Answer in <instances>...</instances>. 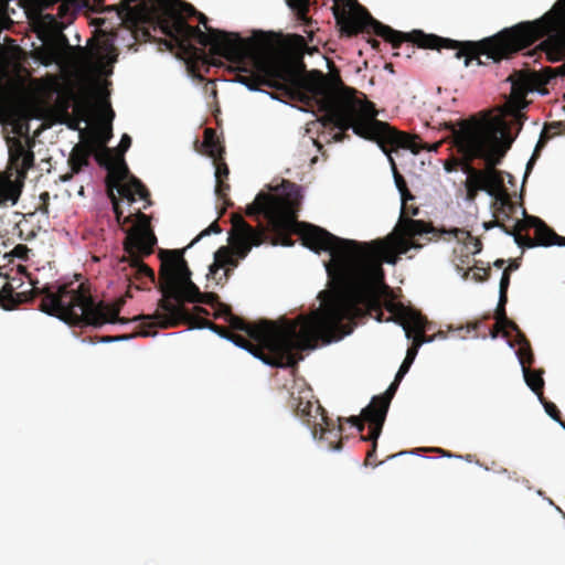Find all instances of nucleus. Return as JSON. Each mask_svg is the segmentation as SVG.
Instances as JSON below:
<instances>
[{
	"mask_svg": "<svg viewBox=\"0 0 565 565\" xmlns=\"http://www.w3.org/2000/svg\"><path fill=\"white\" fill-rule=\"evenodd\" d=\"M408 136L416 137V152L402 145L385 142L382 147L376 142L390 160L395 184L403 201L399 221L392 234L384 239L359 243L338 237L313 224H305L300 231L303 246L316 253H330V260L324 263L328 277L361 319L371 317L379 322L393 320L392 316L384 318L383 312L384 306L388 312L394 313L396 305L392 300L384 301L390 295V287L384 282L382 264L395 265L399 255L408 253L412 248L422 247L417 237L435 232L431 224L406 217L407 201L414 200V195L409 192L404 177L397 171L391 152L398 148L411 150L415 154L422 150L437 151L440 142L430 147L424 143L419 136Z\"/></svg>",
	"mask_w": 565,
	"mask_h": 565,
	"instance_id": "obj_1",
	"label": "nucleus"
},
{
	"mask_svg": "<svg viewBox=\"0 0 565 565\" xmlns=\"http://www.w3.org/2000/svg\"><path fill=\"white\" fill-rule=\"evenodd\" d=\"M255 71L246 67L239 68L236 81L252 90L265 85L276 89L291 86L295 95L307 105H316L324 113V120L340 130L334 136L337 141L352 131L366 140L402 145L417 151L416 137H409L385 121L377 119L375 104L370 102L363 93L347 86L339 71H331L324 75L320 71H305V64L299 62L292 65L285 58L267 53L254 57Z\"/></svg>",
	"mask_w": 565,
	"mask_h": 565,
	"instance_id": "obj_2",
	"label": "nucleus"
},
{
	"mask_svg": "<svg viewBox=\"0 0 565 565\" xmlns=\"http://www.w3.org/2000/svg\"><path fill=\"white\" fill-rule=\"evenodd\" d=\"M321 307L307 316L300 315L295 320H284L281 329V343L277 350L267 341H254L246 333L245 335L230 331L204 317H194L182 305H173L167 299L159 300V308L163 312H156L152 316H138L139 319L153 320L150 327L163 329L173 328L186 323L191 329H210L220 337L232 341L235 345L248 351L265 364L276 367H292L297 364L296 350H308L317 348L319 342L331 343L339 341L353 332L361 318L332 285L329 291L319 294Z\"/></svg>",
	"mask_w": 565,
	"mask_h": 565,
	"instance_id": "obj_3",
	"label": "nucleus"
},
{
	"mask_svg": "<svg viewBox=\"0 0 565 565\" xmlns=\"http://www.w3.org/2000/svg\"><path fill=\"white\" fill-rule=\"evenodd\" d=\"M445 128L451 132L455 147L466 160L484 161V169L470 167L468 170L466 200L475 201L479 191H486L497 200V204L511 206L503 172L495 168L513 142L509 125L500 119L471 117L458 125L446 124Z\"/></svg>",
	"mask_w": 565,
	"mask_h": 565,
	"instance_id": "obj_4",
	"label": "nucleus"
},
{
	"mask_svg": "<svg viewBox=\"0 0 565 565\" xmlns=\"http://www.w3.org/2000/svg\"><path fill=\"white\" fill-rule=\"evenodd\" d=\"M299 189L295 196L290 193L281 198L260 192L254 202L246 207L248 216L263 215L267 221V227L259 224L257 227L249 225L241 214L232 215V228L230 232V245L220 247L214 254V263L210 266V274L215 278L220 269L226 268L217 282L228 278L232 268L237 267L238 259H244L253 246H259L267 239V232L275 236V244L292 246L291 233L300 236L302 225L298 222L297 212L299 209Z\"/></svg>",
	"mask_w": 565,
	"mask_h": 565,
	"instance_id": "obj_5",
	"label": "nucleus"
},
{
	"mask_svg": "<svg viewBox=\"0 0 565 565\" xmlns=\"http://www.w3.org/2000/svg\"><path fill=\"white\" fill-rule=\"evenodd\" d=\"M0 306L6 310H12L20 303L42 296L41 311L56 317L70 326L99 328L105 323L129 322V319L119 317L120 302L114 305L96 302L84 284L76 286L74 282L53 284L39 288L34 281H31L30 292H17L11 276L2 273H0Z\"/></svg>",
	"mask_w": 565,
	"mask_h": 565,
	"instance_id": "obj_6",
	"label": "nucleus"
},
{
	"mask_svg": "<svg viewBox=\"0 0 565 565\" xmlns=\"http://www.w3.org/2000/svg\"><path fill=\"white\" fill-rule=\"evenodd\" d=\"M188 12L198 15L200 23L206 28L207 33L199 26L190 25L182 14L173 9L168 10L160 20L162 32L177 41L181 47L193 51V53H196L198 49L191 44V41L195 40L203 46L210 45L212 55L222 56L232 63L245 64L246 60L250 58L252 66L255 70L254 57L264 54L250 55V43L247 40L241 38L237 33L209 28L206 25L207 18L198 12L192 6H189Z\"/></svg>",
	"mask_w": 565,
	"mask_h": 565,
	"instance_id": "obj_7",
	"label": "nucleus"
},
{
	"mask_svg": "<svg viewBox=\"0 0 565 565\" xmlns=\"http://www.w3.org/2000/svg\"><path fill=\"white\" fill-rule=\"evenodd\" d=\"M159 269L161 299H167L173 305L204 303L215 307L220 297L215 292H201L199 287L191 280V270L183 258L181 249H161Z\"/></svg>",
	"mask_w": 565,
	"mask_h": 565,
	"instance_id": "obj_8",
	"label": "nucleus"
},
{
	"mask_svg": "<svg viewBox=\"0 0 565 565\" xmlns=\"http://www.w3.org/2000/svg\"><path fill=\"white\" fill-rule=\"evenodd\" d=\"M511 206H502L497 204L494 199V209L497 220L484 223V228L500 227L505 234L514 237L515 243L520 247L532 248L535 246H565V237L558 235L543 220L536 216L526 215L523 210L524 221H515L513 226H508L503 221L511 218L512 214L516 212V205L510 199Z\"/></svg>",
	"mask_w": 565,
	"mask_h": 565,
	"instance_id": "obj_9",
	"label": "nucleus"
},
{
	"mask_svg": "<svg viewBox=\"0 0 565 565\" xmlns=\"http://www.w3.org/2000/svg\"><path fill=\"white\" fill-rule=\"evenodd\" d=\"M34 166L32 143L25 146L20 139H12L9 161L0 172V206L15 205L21 196L28 171Z\"/></svg>",
	"mask_w": 565,
	"mask_h": 565,
	"instance_id": "obj_10",
	"label": "nucleus"
},
{
	"mask_svg": "<svg viewBox=\"0 0 565 565\" xmlns=\"http://www.w3.org/2000/svg\"><path fill=\"white\" fill-rule=\"evenodd\" d=\"M138 218L140 224L134 226L128 231L124 241V249L128 257H122L121 262H128L134 271V279L145 284V280L150 284L154 282V271L142 262L153 253L157 244V237L150 227V218L145 213H139Z\"/></svg>",
	"mask_w": 565,
	"mask_h": 565,
	"instance_id": "obj_11",
	"label": "nucleus"
},
{
	"mask_svg": "<svg viewBox=\"0 0 565 565\" xmlns=\"http://www.w3.org/2000/svg\"><path fill=\"white\" fill-rule=\"evenodd\" d=\"M214 309V318H223L228 324L230 328L234 331H242L246 333L252 340L254 341H267L274 345V350L271 349V352H275L277 349L278 343H281L279 339H281V329H284V322L278 323L275 321L269 320H260L258 322H247L243 318L235 316L232 312V309L228 305L218 301Z\"/></svg>",
	"mask_w": 565,
	"mask_h": 565,
	"instance_id": "obj_12",
	"label": "nucleus"
},
{
	"mask_svg": "<svg viewBox=\"0 0 565 565\" xmlns=\"http://www.w3.org/2000/svg\"><path fill=\"white\" fill-rule=\"evenodd\" d=\"M106 189L118 223H121L122 210L120 207L119 200L114 192L115 189L122 198H126L131 203L136 201V195L142 200L150 196L145 184L135 175L130 174L126 162H121L117 169L113 170L110 174H107Z\"/></svg>",
	"mask_w": 565,
	"mask_h": 565,
	"instance_id": "obj_13",
	"label": "nucleus"
},
{
	"mask_svg": "<svg viewBox=\"0 0 565 565\" xmlns=\"http://www.w3.org/2000/svg\"><path fill=\"white\" fill-rule=\"evenodd\" d=\"M289 404L295 415L311 429L313 438L318 436V426L329 425L324 408L318 399H315L311 391L302 390L297 394L291 393Z\"/></svg>",
	"mask_w": 565,
	"mask_h": 565,
	"instance_id": "obj_14",
	"label": "nucleus"
},
{
	"mask_svg": "<svg viewBox=\"0 0 565 565\" xmlns=\"http://www.w3.org/2000/svg\"><path fill=\"white\" fill-rule=\"evenodd\" d=\"M90 156H94L95 160L100 167H104L108 170V174L115 170L111 162L114 159L113 151L110 149H102L99 151H95L85 140L83 143L73 148V151L68 158L71 172L62 175L61 180L64 182L70 181L75 173H78L84 167L88 166V159Z\"/></svg>",
	"mask_w": 565,
	"mask_h": 565,
	"instance_id": "obj_15",
	"label": "nucleus"
},
{
	"mask_svg": "<svg viewBox=\"0 0 565 565\" xmlns=\"http://www.w3.org/2000/svg\"><path fill=\"white\" fill-rule=\"evenodd\" d=\"M401 381L402 380H398L396 374L386 392L372 398L370 405L364 408V418L366 420H376L380 425H384L391 401L394 397Z\"/></svg>",
	"mask_w": 565,
	"mask_h": 565,
	"instance_id": "obj_16",
	"label": "nucleus"
},
{
	"mask_svg": "<svg viewBox=\"0 0 565 565\" xmlns=\"http://www.w3.org/2000/svg\"><path fill=\"white\" fill-rule=\"evenodd\" d=\"M398 322L403 327L407 339H412L414 341V338L422 335L424 339L433 340L431 337L425 334L428 321L420 312L413 309L404 310L398 316Z\"/></svg>",
	"mask_w": 565,
	"mask_h": 565,
	"instance_id": "obj_17",
	"label": "nucleus"
},
{
	"mask_svg": "<svg viewBox=\"0 0 565 565\" xmlns=\"http://www.w3.org/2000/svg\"><path fill=\"white\" fill-rule=\"evenodd\" d=\"M327 422L329 425L318 426V436L316 439L324 440L327 443L328 449L331 450H340L342 448V418L339 417V425L335 427L332 419L327 416Z\"/></svg>",
	"mask_w": 565,
	"mask_h": 565,
	"instance_id": "obj_18",
	"label": "nucleus"
},
{
	"mask_svg": "<svg viewBox=\"0 0 565 565\" xmlns=\"http://www.w3.org/2000/svg\"><path fill=\"white\" fill-rule=\"evenodd\" d=\"M203 148L205 153L214 161L221 160L224 153V147L220 141L216 131L213 128H205L203 134Z\"/></svg>",
	"mask_w": 565,
	"mask_h": 565,
	"instance_id": "obj_19",
	"label": "nucleus"
},
{
	"mask_svg": "<svg viewBox=\"0 0 565 565\" xmlns=\"http://www.w3.org/2000/svg\"><path fill=\"white\" fill-rule=\"evenodd\" d=\"M367 424H369V434L366 436H362L361 440L371 441L372 446H371L370 450L366 452L364 465L376 467L377 463L374 462V457L376 455L377 439L382 433L383 425H380L376 420L375 422L367 420ZM380 463L381 462H379V465Z\"/></svg>",
	"mask_w": 565,
	"mask_h": 565,
	"instance_id": "obj_20",
	"label": "nucleus"
},
{
	"mask_svg": "<svg viewBox=\"0 0 565 565\" xmlns=\"http://www.w3.org/2000/svg\"><path fill=\"white\" fill-rule=\"evenodd\" d=\"M441 232L452 235L458 242L463 243L468 250L473 255L480 253L482 249L481 241L472 236L467 230L452 227L449 231L443 230Z\"/></svg>",
	"mask_w": 565,
	"mask_h": 565,
	"instance_id": "obj_21",
	"label": "nucleus"
},
{
	"mask_svg": "<svg viewBox=\"0 0 565 565\" xmlns=\"http://www.w3.org/2000/svg\"><path fill=\"white\" fill-rule=\"evenodd\" d=\"M526 385L537 395L540 401H544V380L542 370H532L530 366L522 369Z\"/></svg>",
	"mask_w": 565,
	"mask_h": 565,
	"instance_id": "obj_22",
	"label": "nucleus"
},
{
	"mask_svg": "<svg viewBox=\"0 0 565 565\" xmlns=\"http://www.w3.org/2000/svg\"><path fill=\"white\" fill-rule=\"evenodd\" d=\"M430 341H431V339H424V338H422V335H419L418 338H414V341H413L412 345L408 348V350L406 352V356L396 373L398 380H403L405 374L408 372L411 365L413 364V362L417 355L418 349L424 343H427Z\"/></svg>",
	"mask_w": 565,
	"mask_h": 565,
	"instance_id": "obj_23",
	"label": "nucleus"
},
{
	"mask_svg": "<svg viewBox=\"0 0 565 565\" xmlns=\"http://www.w3.org/2000/svg\"><path fill=\"white\" fill-rule=\"evenodd\" d=\"M113 137L111 127H103L98 128L93 135H90L86 141L89 143V146L95 150L99 151L102 149H108L106 147V143L109 141V139Z\"/></svg>",
	"mask_w": 565,
	"mask_h": 565,
	"instance_id": "obj_24",
	"label": "nucleus"
},
{
	"mask_svg": "<svg viewBox=\"0 0 565 565\" xmlns=\"http://www.w3.org/2000/svg\"><path fill=\"white\" fill-rule=\"evenodd\" d=\"M516 342L520 345L519 350L516 351V355L522 365V369L531 366L534 363V355L530 342L524 334H520V339H516Z\"/></svg>",
	"mask_w": 565,
	"mask_h": 565,
	"instance_id": "obj_25",
	"label": "nucleus"
},
{
	"mask_svg": "<svg viewBox=\"0 0 565 565\" xmlns=\"http://www.w3.org/2000/svg\"><path fill=\"white\" fill-rule=\"evenodd\" d=\"M286 2L295 11L299 21L306 25L311 23L308 18L310 0H286Z\"/></svg>",
	"mask_w": 565,
	"mask_h": 565,
	"instance_id": "obj_26",
	"label": "nucleus"
},
{
	"mask_svg": "<svg viewBox=\"0 0 565 565\" xmlns=\"http://www.w3.org/2000/svg\"><path fill=\"white\" fill-rule=\"evenodd\" d=\"M131 146V138L127 134L122 135L119 146L116 150L110 149L113 151V168L117 169L121 162H125L124 153L130 148Z\"/></svg>",
	"mask_w": 565,
	"mask_h": 565,
	"instance_id": "obj_27",
	"label": "nucleus"
},
{
	"mask_svg": "<svg viewBox=\"0 0 565 565\" xmlns=\"http://www.w3.org/2000/svg\"><path fill=\"white\" fill-rule=\"evenodd\" d=\"M38 25L43 30H56L60 28L57 17L52 13H43L39 11L36 17Z\"/></svg>",
	"mask_w": 565,
	"mask_h": 565,
	"instance_id": "obj_28",
	"label": "nucleus"
},
{
	"mask_svg": "<svg viewBox=\"0 0 565 565\" xmlns=\"http://www.w3.org/2000/svg\"><path fill=\"white\" fill-rule=\"evenodd\" d=\"M507 302H508V297H505V298L499 297V302H498V306H497V309L494 312V318L497 320L498 328H502V323L504 321H508V316H507V311H505Z\"/></svg>",
	"mask_w": 565,
	"mask_h": 565,
	"instance_id": "obj_29",
	"label": "nucleus"
},
{
	"mask_svg": "<svg viewBox=\"0 0 565 565\" xmlns=\"http://www.w3.org/2000/svg\"><path fill=\"white\" fill-rule=\"evenodd\" d=\"M543 406H544V409L545 412L554 419L556 420L557 423H559L564 428H565V422L562 420L561 418V412L559 409L557 408V406L550 402V401H546L544 398V401H540Z\"/></svg>",
	"mask_w": 565,
	"mask_h": 565,
	"instance_id": "obj_30",
	"label": "nucleus"
},
{
	"mask_svg": "<svg viewBox=\"0 0 565 565\" xmlns=\"http://www.w3.org/2000/svg\"><path fill=\"white\" fill-rule=\"evenodd\" d=\"M341 418H342V424L344 422L349 423L352 427H355L359 433H362L364 430L365 423H367V420L364 418V408L362 409L360 416L353 415L348 418H344V417H341Z\"/></svg>",
	"mask_w": 565,
	"mask_h": 565,
	"instance_id": "obj_31",
	"label": "nucleus"
},
{
	"mask_svg": "<svg viewBox=\"0 0 565 565\" xmlns=\"http://www.w3.org/2000/svg\"><path fill=\"white\" fill-rule=\"evenodd\" d=\"M214 164H215V179H216L217 183H220V181L227 180L230 170H228V167L225 163L224 159L222 158L221 160L214 161Z\"/></svg>",
	"mask_w": 565,
	"mask_h": 565,
	"instance_id": "obj_32",
	"label": "nucleus"
},
{
	"mask_svg": "<svg viewBox=\"0 0 565 565\" xmlns=\"http://www.w3.org/2000/svg\"><path fill=\"white\" fill-rule=\"evenodd\" d=\"M139 213H142V212L138 211L135 214H130L128 216H122L121 223H118L121 226V228L126 232V234H128V231L130 228L140 224V221L138 218Z\"/></svg>",
	"mask_w": 565,
	"mask_h": 565,
	"instance_id": "obj_33",
	"label": "nucleus"
},
{
	"mask_svg": "<svg viewBox=\"0 0 565 565\" xmlns=\"http://www.w3.org/2000/svg\"><path fill=\"white\" fill-rule=\"evenodd\" d=\"M221 226L218 225L217 221H214L209 227H206L205 230H203L189 245V247H191L192 245H194L196 242H199L202 237L206 236V235H210L212 233L214 234H218L221 233Z\"/></svg>",
	"mask_w": 565,
	"mask_h": 565,
	"instance_id": "obj_34",
	"label": "nucleus"
},
{
	"mask_svg": "<svg viewBox=\"0 0 565 565\" xmlns=\"http://www.w3.org/2000/svg\"><path fill=\"white\" fill-rule=\"evenodd\" d=\"M545 142H546V140L543 137H541L540 140L537 141V143L535 146V149L533 151V154H532L531 159L529 160V162L526 164V173L530 172V170L532 169V167L535 163L536 159L540 157L541 150L545 146Z\"/></svg>",
	"mask_w": 565,
	"mask_h": 565,
	"instance_id": "obj_35",
	"label": "nucleus"
},
{
	"mask_svg": "<svg viewBox=\"0 0 565 565\" xmlns=\"http://www.w3.org/2000/svg\"><path fill=\"white\" fill-rule=\"evenodd\" d=\"M489 277H490V267L483 268V267L475 266L473 274H472L473 280H476L478 282H482V281L488 280Z\"/></svg>",
	"mask_w": 565,
	"mask_h": 565,
	"instance_id": "obj_36",
	"label": "nucleus"
},
{
	"mask_svg": "<svg viewBox=\"0 0 565 565\" xmlns=\"http://www.w3.org/2000/svg\"><path fill=\"white\" fill-rule=\"evenodd\" d=\"M511 275L509 273L503 271L500 279V288H499V297L505 298L508 297V289L510 286Z\"/></svg>",
	"mask_w": 565,
	"mask_h": 565,
	"instance_id": "obj_37",
	"label": "nucleus"
},
{
	"mask_svg": "<svg viewBox=\"0 0 565 565\" xmlns=\"http://www.w3.org/2000/svg\"><path fill=\"white\" fill-rule=\"evenodd\" d=\"M230 191V184L225 182V180L216 182L215 193L220 199L225 200L227 196V192Z\"/></svg>",
	"mask_w": 565,
	"mask_h": 565,
	"instance_id": "obj_38",
	"label": "nucleus"
},
{
	"mask_svg": "<svg viewBox=\"0 0 565 565\" xmlns=\"http://www.w3.org/2000/svg\"><path fill=\"white\" fill-rule=\"evenodd\" d=\"M28 253H29V248L23 244L17 245L11 252V254L14 257L20 258V259H25L28 257Z\"/></svg>",
	"mask_w": 565,
	"mask_h": 565,
	"instance_id": "obj_39",
	"label": "nucleus"
},
{
	"mask_svg": "<svg viewBox=\"0 0 565 565\" xmlns=\"http://www.w3.org/2000/svg\"><path fill=\"white\" fill-rule=\"evenodd\" d=\"M71 7L72 4L68 2V1H61L60 6H58V10H57V18L60 19H64L68 15V13L71 12Z\"/></svg>",
	"mask_w": 565,
	"mask_h": 565,
	"instance_id": "obj_40",
	"label": "nucleus"
},
{
	"mask_svg": "<svg viewBox=\"0 0 565 565\" xmlns=\"http://www.w3.org/2000/svg\"><path fill=\"white\" fill-rule=\"evenodd\" d=\"M136 337V334H124V335H105L100 338L102 342L109 343L115 341L128 340Z\"/></svg>",
	"mask_w": 565,
	"mask_h": 565,
	"instance_id": "obj_41",
	"label": "nucleus"
},
{
	"mask_svg": "<svg viewBox=\"0 0 565 565\" xmlns=\"http://www.w3.org/2000/svg\"><path fill=\"white\" fill-rule=\"evenodd\" d=\"M61 1L62 0H38L39 11L43 12L45 10L52 9L55 3Z\"/></svg>",
	"mask_w": 565,
	"mask_h": 565,
	"instance_id": "obj_42",
	"label": "nucleus"
},
{
	"mask_svg": "<svg viewBox=\"0 0 565 565\" xmlns=\"http://www.w3.org/2000/svg\"><path fill=\"white\" fill-rule=\"evenodd\" d=\"M502 328H504V330L510 329V330L514 331L516 333V339H520V334H524L520 330L519 326L514 321L510 320L509 318H508V321H504L502 323Z\"/></svg>",
	"mask_w": 565,
	"mask_h": 565,
	"instance_id": "obj_43",
	"label": "nucleus"
},
{
	"mask_svg": "<svg viewBox=\"0 0 565 565\" xmlns=\"http://www.w3.org/2000/svg\"><path fill=\"white\" fill-rule=\"evenodd\" d=\"M500 332H502L504 337H509V332L504 331V328H498L495 322L490 331V335L492 339H495Z\"/></svg>",
	"mask_w": 565,
	"mask_h": 565,
	"instance_id": "obj_44",
	"label": "nucleus"
},
{
	"mask_svg": "<svg viewBox=\"0 0 565 565\" xmlns=\"http://www.w3.org/2000/svg\"><path fill=\"white\" fill-rule=\"evenodd\" d=\"M193 311H194V313L190 312V315L194 316V317L209 316V313H210L205 308H203L201 306H195L193 308Z\"/></svg>",
	"mask_w": 565,
	"mask_h": 565,
	"instance_id": "obj_45",
	"label": "nucleus"
},
{
	"mask_svg": "<svg viewBox=\"0 0 565 565\" xmlns=\"http://www.w3.org/2000/svg\"><path fill=\"white\" fill-rule=\"evenodd\" d=\"M418 213H419V210L417 206L407 204V214H406L407 218H412L411 216H416V215H418Z\"/></svg>",
	"mask_w": 565,
	"mask_h": 565,
	"instance_id": "obj_46",
	"label": "nucleus"
},
{
	"mask_svg": "<svg viewBox=\"0 0 565 565\" xmlns=\"http://www.w3.org/2000/svg\"><path fill=\"white\" fill-rule=\"evenodd\" d=\"M518 268H519V264H518L515 260H513V262H511V263L509 264V266H508L507 268H504V270H503V271L509 273V274L511 275V273H512L513 270H516Z\"/></svg>",
	"mask_w": 565,
	"mask_h": 565,
	"instance_id": "obj_47",
	"label": "nucleus"
},
{
	"mask_svg": "<svg viewBox=\"0 0 565 565\" xmlns=\"http://www.w3.org/2000/svg\"><path fill=\"white\" fill-rule=\"evenodd\" d=\"M11 281L14 284L15 289L20 288L23 285L20 277H11Z\"/></svg>",
	"mask_w": 565,
	"mask_h": 565,
	"instance_id": "obj_48",
	"label": "nucleus"
},
{
	"mask_svg": "<svg viewBox=\"0 0 565 565\" xmlns=\"http://www.w3.org/2000/svg\"><path fill=\"white\" fill-rule=\"evenodd\" d=\"M369 43H370V44H371V46H372L373 49H375V50H379V47H380V45H381L380 41H377L376 39H370V40H369Z\"/></svg>",
	"mask_w": 565,
	"mask_h": 565,
	"instance_id": "obj_49",
	"label": "nucleus"
},
{
	"mask_svg": "<svg viewBox=\"0 0 565 565\" xmlns=\"http://www.w3.org/2000/svg\"><path fill=\"white\" fill-rule=\"evenodd\" d=\"M76 110L81 111L83 114V116H84L83 120H86L85 116H86V113H87V107L86 106H77Z\"/></svg>",
	"mask_w": 565,
	"mask_h": 565,
	"instance_id": "obj_50",
	"label": "nucleus"
},
{
	"mask_svg": "<svg viewBox=\"0 0 565 565\" xmlns=\"http://www.w3.org/2000/svg\"><path fill=\"white\" fill-rule=\"evenodd\" d=\"M505 264V260L504 259H497L493 265L497 267V268H502Z\"/></svg>",
	"mask_w": 565,
	"mask_h": 565,
	"instance_id": "obj_51",
	"label": "nucleus"
},
{
	"mask_svg": "<svg viewBox=\"0 0 565 565\" xmlns=\"http://www.w3.org/2000/svg\"><path fill=\"white\" fill-rule=\"evenodd\" d=\"M10 0H0V10H3L7 8Z\"/></svg>",
	"mask_w": 565,
	"mask_h": 565,
	"instance_id": "obj_52",
	"label": "nucleus"
},
{
	"mask_svg": "<svg viewBox=\"0 0 565 565\" xmlns=\"http://www.w3.org/2000/svg\"><path fill=\"white\" fill-rule=\"evenodd\" d=\"M41 199H42L43 201L49 200V193H47V192L42 193V194H41Z\"/></svg>",
	"mask_w": 565,
	"mask_h": 565,
	"instance_id": "obj_53",
	"label": "nucleus"
},
{
	"mask_svg": "<svg viewBox=\"0 0 565 565\" xmlns=\"http://www.w3.org/2000/svg\"><path fill=\"white\" fill-rule=\"evenodd\" d=\"M479 323H480V322H475V323H472V324H471V328H472L473 330H477V328L479 327Z\"/></svg>",
	"mask_w": 565,
	"mask_h": 565,
	"instance_id": "obj_54",
	"label": "nucleus"
},
{
	"mask_svg": "<svg viewBox=\"0 0 565 565\" xmlns=\"http://www.w3.org/2000/svg\"><path fill=\"white\" fill-rule=\"evenodd\" d=\"M140 334L143 337H147V335H149V332L145 331V332H141Z\"/></svg>",
	"mask_w": 565,
	"mask_h": 565,
	"instance_id": "obj_55",
	"label": "nucleus"
}]
</instances>
